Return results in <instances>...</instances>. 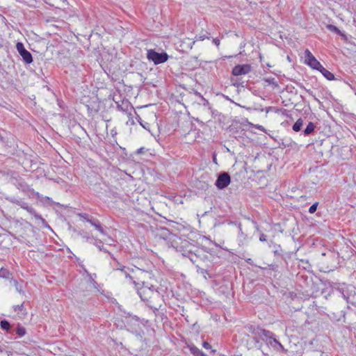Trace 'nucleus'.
Wrapping results in <instances>:
<instances>
[{
	"label": "nucleus",
	"instance_id": "47",
	"mask_svg": "<svg viewBox=\"0 0 356 356\" xmlns=\"http://www.w3.org/2000/svg\"><path fill=\"white\" fill-rule=\"evenodd\" d=\"M96 220H97L92 219V218L89 222L91 224L92 226H93L94 222H96Z\"/></svg>",
	"mask_w": 356,
	"mask_h": 356
},
{
	"label": "nucleus",
	"instance_id": "51",
	"mask_svg": "<svg viewBox=\"0 0 356 356\" xmlns=\"http://www.w3.org/2000/svg\"><path fill=\"white\" fill-rule=\"evenodd\" d=\"M307 92L309 95H312V96H313V92H312V91H311L310 90H307Z\"/></svg>",
	"mask_w": 356,
	"mask_h": 356
},
{
	"label": "nucleus",
	"instance_id": "33",
	"mask_svg": "<svg viewBox=\"0 0 356 356\" xmlns=\"http://www.w3.org/2000/svg\"><path fill=\"white\" fill-rule=\"evenodd\" d=\"M328 29H329V30L334 31L341 36H345V35L343 33H342L341 32V31L337 26H335L334 25H329Z\"/></svg>",
	"mask_w": 356,
	"mask_h": 356
},
{
	"label": "nucleus",
	"instance_id": "43",
	"mask_svg": "<svg viewBox=\"0 0 356 356\" xmlns=\"http://www.w3.org/2000/svg\"><path fill=\"white\" fill-rule=\"evenodd\" d=\"M213 44H215L217 47L220 45V40L218 38H214L213 40Z\"/></svg>",
	"mask_w": 356,
	"mask_h": 356
},
{
	"label": "nucleus",
	"instance_id": "53",
	"mask_svg": "<svg viewBox=\"0 0 356 356\" xmlns=\"http://www.w3.org/2000/svg\"><path fill=\"white\" fill-rule=\"evenodd\" d=\"M213 162H216V159L215 157L213 158Z\"/></svg>",
	"mask_w": 356,
	"mask_h": 356
},
{
	"label": "nucleus",
	"instance_id": "21",
	"mask_svg": "<svg viewBox=\"0 0 356 356\" xmlns=\"http://www.w3.org/2000/svg\"><path fill=\"white\" fill-rule=\"evenodd\" d=\"M191 353L195 356H203L202 352L194 345L188 346Z\"/></svg>",
	"mask_w": 356,
	"mask_h": 356
},
{
	"label": "nucleus",
	"instance_id": "30",
	"mask_svg": "<svg viewBox=\"0 0 356 356\" xmlns=\"http://www.w3.org/2000/svg\"><path fill=\"white\" fill-rule=\"evenodd\" d=\"M93 227L99 232L102 234L105 235L106 233L104 230L103 229L99 221L97 220L96 222H94Z\"/></svg>",
	"mask_w": 356,
	"mask_h": 356
},
{
	"label": "nucleus",
	"instance_id": "46",
	"mask_svg": "<svg viewBox=\"0 0 356 356\" xmlns=\"http://www.w3.org/2000/svg\"><path fill=\"white\" fill-rule=\"evenodd\" d=\"M274 245H276L273 241H270L268 242V246L270 248H273L274 247Z\"/></svg>",
	"mask_w": 356,
	"mask_h": 356
},
{
	"label": "nucleus",
	"instance_id": "14",
	"mask_svg": "<svg viewBox=\"0 0 356 356\" xmlns=\"http://www.w3.org/2000/svg\"><path fill=\"white\" fill-rule=\"evenodd\" d=\"M318 71H319L323 76L329 81L335 79L334 75L331 72L325 69L323 65H321V67H320Z\"/></svg>",
	"mask_w": 356,
	"mask_h": 356
},
{
	"label": "nucleus",
	"instance_id": "35",
	"mask_svg": "<svg viewBox=\"0 0 356 356\" xmlns=\"http://www.w3.org/2000/svg\"><path fill=\"white\" fill-rule=\"evenodd\" d=\"M259 149H256V152H253L254 154L251 156H248V159L250 161H254L258 159V156L259 155V153L258 152Z\"/></svg>",
	"mask_w": 356,
	"mask_h": 356
},
{
	"label": "nucleus",
	"instance_id": "37",
	"mask_svg": "<svg viewBox=\"0 0 356 356\" xmlns=\"http://www.w3.org/2000/svg\"><path fill=\"white\" fill-rule=\"evenodd\" d=\"M318 202H315L314 203L309 209V212L310 213H314L316 212V209H317V207H318Z\"/></svg>",
	"mask_w": 356,
	"mask_h": 356
},
{
	"label": "nucleus",
	"instance_id": "48",
	"mask_svg": "<svg viewBox=\"0 0 356 356\" xmlns=\"http://www.w3.org/2000/svg\"><path fill=\"white\" fill-rule=\"evenodd\" d=\"M6 353L8 355V356H10L13 354L12 351L10 350H6Z\"/></svg>",
	"mask_w": 356,
	"mask_h": 356
},
{
	"label": "nucleus",
	"instance_id": "4",
	"mask_svg": "<svg viewBox=\"0 0 356 356\" xmlns=\"http://www.w3.org/2000/svg\"><path fill=\"white\" fill-rule=\"evenodd\" d=\"M134 267L131 268V273L134 274V280H137L143 284V282H145L146 280L152 278V264H146V268L138 267L136 265H134Z\"/></svg>",
	"mask_w": 356,
	"mask_h": 356
},
{
	"label": "nucleus",
	"instance_id": "39",
	"mask_svg": "<svg viewBox=\"0 0 356 356\" xmlns=\"http://www.w3.org/2000/svg\"><path fill=\"white\" fill-rule=\"evenodd\" d=\"M259 241L261 242L267 241L266 235H265L263 233H261L259 236Z\"/></svg>",
	"mask_w": 356,
	"mask_h": 356
},
{
	"label": "nucleus",
	"instance_id": "11",
	"mask_svg": "<svg viewBox=\"0 0 356 356\" xmlns=\"http://www.w3.org/2000/svg\"><path fill=\"white\" fill-rule=\"evenodd\" d=\"M11 181L13 184L17 188V189L25 193H28L31 190L29 186L22 179H18L15 177H12Z\"/></svg>",
	"mask_w": 356,
	"mask_h": 356
},
{
	"label": "nucleus",
	"instance_id": "5",
	"mask_svg": "<svg viewBox=\"0 0 356 356\" xmlns=\"http://www.w3.org/2000/svg\"><path fill=\"white\" fill-rule=\"evenodd\" d=\"M8 200L10 202L14 203V204L19 206L21 208L27 211L31 215L33 216L35 219L40 220L43 224L46 223L45 220L44 218H42V217L41 216L38 214L33 207H29L27 203L24 202L22 200H18L15 197H8Z\"/></svg>",
	"mask_w": 356,
	"mask_h": 356
},
{
	"label": "nucleus",
	"instance_id": "13",
	"mask_svg": "<svg viewBox=\"0 0 356 356\" xmlns=\"http://www.w3.org/2000/svg\"><path fill=\"white\" fill-rule=\"evenodd\" d=\"M110 256H111V258L113 259V261H111L110 264L114 270H119L120 272L121 270H123L124 268H126V267L124 266H123L122 264H120L115 259V258L113 257V255L111 254Z\"/></svg>",
	"mask_w": 356,
	"mask_h": 356
},
{
	"label": "nucleus",
	"instance_id": "22",
	"mask_svg": "<svg viewBox=\"0 0 356 356\" xmlns=\"http://www.w3.org/2000/svg\"><path fill=\"white\" fill-rule=\"evenodd\" d=\"M305 63L307 65L309 64V62H312V60L316 58L309 49H306L305 51Z\"/></svg>",
	"mask_w": 356,
	"mask_h": 356
},
{
	"label": "nucleus",
	"instance_id": "49",
	"mask_svg": "<svg viewBox=\"0 0 356 356\" xmlns=\"http://www.w3.org/2000/svg\"><path fill=\"white\" fill-rule=\"evenodd\" d=\"M143 147H141V148H140V149H138L137 150V153H138V154H140V153H142V152H143Z\"/></svg>",
	"mask_w": 356,
	"mask_h": 356
},
{
	"label": "nucleus",
	"instance_id": "15",
	"mask_svg": "<svg viewBox=\"0 0 356 356\" xmlns=\"http://www.w3.org/2000/svg\"><path fill=\"white\" fill-rule=\"evenodd\" d=\"M232 74L234 76H238L245 74V65H237L232 70Z\"/></svg>",
	"mask_w": 356,
	"mask_h": 356
},
{
	"label": "nucleus",
	"instance_id": "10",
	"mask_svg": "<svg viewBox=\"0 0 356 356\" xmlns=\"http://www.w3.org/2000/svg\"><path fill=\"white\" fill-rule=\"evenodd\" d=\"M230 176L227 172H221L219 174L215 185L218 189H223L226 188L230 183Z\"/></svg>",
	"mask_w": 356,
	"mask_h": 356
},
{
	"label": "nucleus",
	"instance_id": "25",
	"mask_svg": "<svg viewBox=\"0 0 356 356\" xmlns=\"http://www.w3.org/2000/svg\"><path fill=\"white\" fill-rule=\"evenodd\" d=\"M309 66H310L312 68L318 70L320 67H321V64L318 60H316V58L312 60V62H309L308 64Z\"/></svg>",
	"mask_w": 356,
	"mask_h": 356
},
{
	"label": "nucleus",
	"instance_id": "31",
	"mask_svg": "<svg viewBox=\"0 0 356 356\" xmlns=\"http://www.w3.org/2000/svg\"><path fill=\"white\" fill-rule=\"evenodd\" d=\"M16 333L19 337H22L26 334V330L24 327L18 325L16 329Z\"/></svg>",
	"mask_w": 356,
	"mask_h": 356
},
{
	"label": "nucleus",
	"instance_id": "16",
	"mask_svg": "<svg viewBox=\"0 0 356 356\" xmlns=\"http://www.w3.org/2000/svg\"><path fill=\"white\" fill-rule=\"evenodd\" d=\"M316 126L315 124L312 122H309L306 127V128L303 130V134L305 136H309L312 133L314 132V129H316Z\"/></svg>",
	"mask_w": 356,
	"mask_h": 356
},
{
	"label": "nucleus",
	"instance_id": "24",
	"mask_svg": "<svg viewBox=\"0 0 356 356\" xmlns=\"http://www.w3.org/2000/svg\"><path fill=\"white\" fill-rule=\"evenodd\" d=\"M0 326L3 330L7 331V332L9 331L11 327L10 323L7 320H5V319L0 321Z\"/></svg>",
	"mask_w": 356,
	"mask_h": 356
},
{
	"label": "nucleus",
	"instance_id": "8",
	"mask_svg": "<svg viewBox=\"0 0 356 356\" xmlns=\"http://www.w3.org/2000/svg\"><path fill=\"white\" fill-rule=\"evenodd\" d=\"M16 49L26 64H31L33 62L31 54L25 49L22 42H18L16 44Z\"/></svg>",
	"mask_w": 356,
	"mask_h": 356
},
{
	"label": "nucleus",
	"instance_id": "42",
	"mask_svg": "<svg viewBox=\"0 0 356 356\" xmlns=\"http://www.w3.org/2000/svg\"><path fill=\"white\" fill-rule=\"evenodd\" d=\"M252 67H251V64L246 63V74L251 71Z\"/></svg>",
	"mask_w": 356,
	"mask_h": 356
},
{
	"label": "nucleus",
	"instance_id": "45",
	"mask_svg": "<svg viewBox=\"0 0 356 356\" xmlns=\"http://www.w3.org/2000/svg\"><path fill=\"white\" fill-rule=\"evenodd\" d=\"M225 288H226V291L225 290H222V292L223 293H226L228 291V290L230 289V284H229V283L227 284V285L225 286Z\"/></svg>",
	"mask_w": 356,
	"mask_h": 356
},
{
	"label": "nucleus",
	"instance_id": "44",
	"mask_svg": "<svg viewBox=\"0 0 356 356\" xmlns=\"http://www.w3.org/2000/svg\"><path fill=\"white\" fill-rule=\"evenodd\" d=\"M143 262L142 261H137V266L138 267H140V268H146V264L145 265H143V264H142Z\"/></svg>",
	"mask_w": 356,
	"mask_h": 356
},
{
	"label": "nucleus",
	"instance_id": "6",
	"mask_svg": "<svg viewBox=\"0 0 356 356\" xmlns=\"http://www.w3.org/2000/svg\"><path fill=\"white\" fill-rule=\"evenodd\" d=\"M8 200L10 202L14 203V204L19 206L21 208L27 211L31 215L33 216L35 219L40 220L43 224L46 223L45 220L44 218H42V217L41 216L38 214L33 207H29L27 203L24 202L22 200H18L15 197H8Z\"/></svg>",
	"mask_w": 356,
	"mask_h": 356
},
{
	"label": "nucleus",
	"instance_id": "55",
	"mask_svg": "<svg viewBox=\"0 0 356 356\" xmlns=\"http://www.w3.org/2000/svg\"><path fill=\"white\" fill-rule=\"evenodd\" d=\"M246 110L250 111V108H246Z\"/></svg>",
	"mask_w": 356,
	"mask_h": 356
},
{
	"label": "nucleus",
	"instance_id": "2",
	"mask_svg": "<svg viewBox=\"0 0 356 356\" xmlns=\"http://www.w3.org/2000/svg\"><path fill=\"white\" fill-rule=\"evenodd\" d=\"M136 289L141 300L146 302L149 307L154 311H158L161 308L163 302V296L153 285H149L143 282V284Z\"/></svg>",
	"mask_w": 356,
	"mask_h": 356
},
{
	"label": "nucleus",
	"instance_id": "19",
	"mask_svg": "<svg viewBox=\"0 0 356 356\" xmlns=\"http://www.w3.org/2000/svg\"><path fill=\"white\" fill-rule=\"evenodd\" d=\"M81 236L86 239V241L88 243L94 244L95 243V239L90 233L88 232H83L81 234Z\"/></svg>",
	"mask_w": 356,
	"mask_h": 356
},
{
	"label": "nucleus",
	"instance_id": "20",
	"mask_svg": "<svg viewBox=\"0 0 356 356\" xmlns=\"http://www.w3.org/2000/svg\"><path fill=\"white\" fill-rule=\"evenodd\" d=\"M248 126V128L246 127V131H252V129L255 127L258 129H259L260 131H265V129L264 128V127L261 126V125H259V124H257V125H254L251 122H249L247 120H246V127Z\"/></svg>",
	"mask_w": 356,
	"mask_h": 356
},
{
	"label": "nucleus",
	"instance_id": "18",
	"mask_svg": "<svg viewBox=\"0 0 356 356\" xmlns=\"http://www.w3.org/2000/svg\"><path fill=\"white\" fill-rule=\"evenodd\" d=\"M246 226L249 228H252L256 231H259V226L257 223L250 218H246Z\"/></svg>",
	"mask_w": 356,
	"mask_h": 356
},
{
	"label": "nucleus",
	"instance_id": "12",
	"mask_svg": "<svg viewBox=\"0 0 356 356\" xmlns=\"http://www.w3.org/2000/svg\"><path fill=\"white\" fill-rule=\"evenodd\" d=\"M120 273L127 280H129L130 282H133L136 286L138 284L136 280H134V274L131 273V269L124 268V270H121Z\"/></svg>",
	"mask_w": 356,
	"mask_h": 356
},
{
	"label": "nucleus",
	"instance_id": "29",
	"mask_svg": "<svg viewBox=\"0 0 356 356\" xmlns=\"http://www.w3.org/2000/svg\"><path fill=\"white\" fill-rule=\"evenodd\" d=\"M13 309H14V311L17 312L18 314H19L20 312L23 315L26 314V312H25L26 309H24V303H22L21 305H15L13 307Z\"/></svg>",
	"mask_w": 356,
	"mask_h": 356
},
{
	"label": "nucleus",
	"instance_id": "27",
	"mask_svg": "<svg viewBox=\"0 0 356 356\" xmlns=\"http://www.w3.org/2000/svg\"><path fill=\"white\" fill-rule=\"evenodd\" d=\"M264 81H265V82L268 83L269 85H272L273 88H277L279 86L278 82L273 77L265 78Z\"/></svg>",
	"mask_w": 356,
	"mask_h": 356
},
{
	"label": "nucleus",
	"instance_id": "9",
	"mask_svg": "<svg viewBox=\"0 0 356 356\" xmlns=\"http://www.w3.org/2000/svg\"><path fill=\"white\" fill-rule=\"evenodd\" d=\"M251 325L248 326V339L246 340V345L248 346V348H252L254 347L259 348L260 347V340H264V336H261L258 337V339H255L254 337H257V335L253 332H252L249 327Z\"/></svg>",
	"mask_w": 356,
	"mask_h": 356
},
{
	"label": "nucleus",
	"instance_id": "50",
	"mask_svg": "<svg viewBox=\"0 0 356 356\" xmlns=\"http://www.w3.org/2000/svg\"><path fill=\"white\" fill-rule=\"evenodd\" d=\"M203 101H204V105L206 106V105H208L209 104V102L207 100H206L205 99L202 98Z\"/></svg>",
	"mask_w": 356,
	"mask_h": 356
},
{
	"label": "nucleus",
	"instance_id": "32",
	"mask_svg": "<svg viewBox=\"0 0 356 356\" xmlns=\"http://www.w3.org/2000/svg\"><path fill=\"white\" fill-rule=\"evenodd\" d=\"M10 282L14 284L15 289L17 292H19V293L23 292L22 286L19 285L17 280L11 279Z\"/></svg>",
	"mask_w": 356,
	"mask_h": 356
},
{
	"label": "nucleus",
	"instance_id": "23",
	"mask_svg": "<svg viewBox=\"0 0 356 356\" xmlns=\"http://www.w3.org/2000/svg\"><path fill=\"white\" fill-rule=\"evenodd\" d=\"M11 275L10 272L3 267L0 269V277L4 279H10V276Z\"/></svg>",
	"mask_w": 356,
	"mask_h": 356
},
{
	"label": "nucleus",
	"instance_id": "41",
	"mask_svg": "<svg viewBox=\"0 0 356 356\" xmlns=\"http://www.w3.org/2000/svg\"><path fill=\"white\" fill-rule=\"evenodd\" d=\"M252 54H255L257 56V58L259 59V61H261V55L259 51H255L254 52L252 51Z\"/></svg>",
	"mask_w": 356,
	"mask_h": 356
},
{
	"label": "nucleus",
	"instance_id": "3",
	"mask_svg": "<svg viewBox=\"0 0 356 356\" xmlns=\"http://www.w3.org/2000/svg\"><path fill=\"white\" fill-rule=\"evenodd\" d=\"M249 329L252 333L254 332L257 335V337H254L255 339L264 336V339H266L267 343L270 345L273 348L277 350H284L283 346L274 337L273 332L263 330L259 326L255 325H250Z\"/></svg>",
	"mask_w": 356,
	"mask_h": 356
},
{
	"label": "nucleus",
	"instance_id": "7",
	"mask_svg": "<svg viewBox=\"0 0 356 356\" xmlns=\"http://www.w3.org/2000/svg\"><path fill=\"white\" fill-rule=\"evenodd\" d=\"M168 55L165 52L159 53L154 49H148L147 52V58L152 61L155 65H159L166 62L168 59Z\"/></svg>",
	"mask_w": 356,
	"mask_h": 356
},
{
	"label": "nucleus",
	"instance_id": "52",
	"mask_svg": "<svg viewBox=\"0 0 356 356\" xmlns=\"http://www.w3.org/2000/svg\"><path fill=\"white\" fill-rule=\"evenodd\" d=\"M4 351V349L2 348H0V353H3Z\"/></svg>",
	"mask_w": 356,
	"mask_h": 356
},
{
	"label": "nucleus",
	"instance_id": "34",
	"mask_svg": "<svg viewBox=\"0 0 356 356\" xmlns=\"http://www.w3.org/2000/svg\"><path fill=\"white\" fill-rule=\"evenodd\" d=\"M138 118H139L138 122L140 123V124L144 129H145L146 130H148L149 131H150V129H149L150 124L148 122L143 121L140 117H138Z\"/></svg>",
	"mask_w": 356,
	"mask_h": 356
},
{
	"label": "nucleus",
	"instance_id": "28",
	"mask_svg": "<svg viewBox=\"0 0 356 356\" xmlns=\"http://www.w3.org/2000/svg\"><path fill=\"white\" fill-rule=\"evenodd\" d=\"M94 245L100 250V251H103L104 252H107L110 255H111V253L108 251L107 249H106L104 245H103V243L101 241H95V243H94Z\"/></svg>",
	"mask_w": 356,
	"mask_h": 356
},
{
	"label": "nucleus",
	"instance_id": "26",
	"mask_svg": "<svg viewBox=\"0 0 356 356\" xmlns=\"http://www.w3.org/2000/svg\"><path fill=\"white\" fill-rule=\"evenodd\" d=\"M273 251L275 256H277V257L282 256L283 251L280 245H274Z\"/></svg>",
	"mask_w": 356,
	"mask_h": 356
},
{
	"label": "nucleus",
	"instance_id": "40",
	"mask_svg": "<svg viewBox=\"0 0 356 356\" xmlns=\"http://www.w3.org/2000/svg\"><path fill=\"white\" fill-rule=\"evenodd\" d=\"M202 346L205 349H210L211 348V345L207 341H204Z\"/></svg>",
	"mask_w": 356,
	"mask_h": 356
},
{
	"label": "nucleus",
	"instance_id": "54",
	"mask_svg": "<svg viewBox=\"0 0 356 356\" xmlns=\"http://www.w3.org/2000/svg\"><path fill=\"white\" fill-rule=\"evenodd\" d=\"M249 261H250V259H246V262L249 263Z\"/></svg>",
	"mask_w": 356,
	"mask_h": 356
},
{
	"label": "nucleus",
	"instance_id": "1",
	"mask_svg": "<svg viewBox=\"0 0 356 356\" xmlns=\"http://www.w3.org/2000/svg\"><path fill=\"white\" fill-rule=\"evenodd\" d=\"M159 236L166 241L168 246L181 252L183 257L188 258L193 263L195 261L197 257L195 252L197 248L194 243H191L185 238L179 237L169 232L168 229H164Z\"/></svg>",
	"mask_w": 356,
	"mask_h": 356
},
{
	"label": "nucleus",
	"instance_id": "38",
	"mask_svg": "<svg viewBox=\"0 0 356 356\" xmlns=\"http://www.w3.org/2000/svg\"><path fill=\"white\" fill-rule=\"evenodd\" d=\"M207 35H209V34L207 32L206 34H200V35H197L196 38L199 40H204L205 38H209Z\"/></svg>",
	"mask_w": 356,
	"mask_h": 356
},
{
	"label": "nucleus",
	"instance_id": "17",
	"mask_svg": "<svg viewBox=\"0 0 356 356\" xmlns=\"http://www.w3.org/2000/svg\"><path fill=\"white\" fill-rule=\"evenodd\" d=\"M303 126V120L302 118H299L293 125L292 129L298 132L301 130L302 127Z\"/></svg>",
	"mask_w": 356,
	"mask_h": 356
},
{
	"label": "nucleus",
	"instance_id": "36",
	"mask_svg": "<svg viewBox=\"0 0 356 356\" xmlns=\"http://www.w3.org/2000/svg\"><path fill=\"white\" fill-rule=\"evenodd\" d=\"M79 216L80 217L81 219H83V220H86V222H90V220L92 218L87 213H79Z\"/></svg>",
	"mask_w": 356,
	"mask_h": 356
}]
</instances>
